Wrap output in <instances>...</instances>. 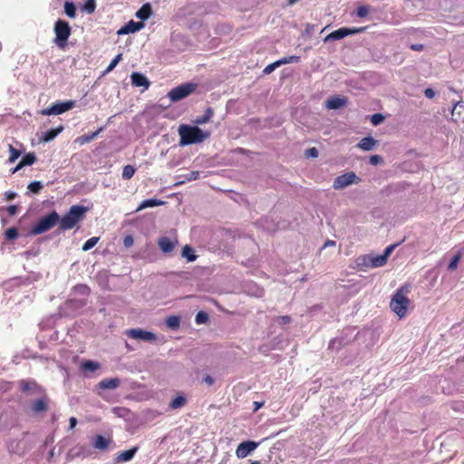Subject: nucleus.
<instances>
[{"label":"nucleus","mask_w":464,"mask_h":464,"mask_svg":"<svg viewBox=\"0 0 464 464\" xmlns=\"http://www.w3.org/2000/svg\"><path fill=\"white\" fill-rule=\"evenodd\" d=\"M19 386L23 392L32 396H39L38 399L32 401L30 403V409L34 414H40L48 410L50 399L45 394L44 390L38 385L36 382L32 380H21Z\"/></svg>","instance_id":"obj_1"},{"label":"nucleus","mask_w":464,"mask_h":464,"mask_svg":"<svg viewBox=\"0 0 464 464\" xmlns=\"http://www.w3.org/2000/svg\"><path fill=\"white\" fill-rule=\"evenodd\" d=\"M179 135V145L187 146L201 143L210 137L209 131H203L200 128L188 124H180L178 129Z\"/></svg>","instance_id":"obj_2"},{"label":"nucleus","mask_w":464,"mask_h":464,"mask_svg":"<svg viewBox=\"0 0 464 464\" xmlns=\"http://www.w3.org/2000/svg\"><path fill=\"white\" fill-rule=\"evenodd\" d=\"M411 285L405 284L399 287L392 296L390 307L399 318H403L407 314L411 304L407 295L411 292Z\"/></svg>","instance_id":"obj_3"},{"label":"nucleus","mask_w":464,"mask_h":464,"mask_svg":"<svg viewBox=\"0 0 464 464\" xmlns=\"http://www.w3.org/2000/svg\"><path fill=\"white\" fill-rule=\"evenodd\" d=\"M88 208L81 205H72L69 211L59 220V229L62 231L73 228L84 218Z\"/></svg>","instance_id":"obj_4"},{"label":"nucleus","mask_w":464,"mask_h":464,"mask_svg":"<svg viewBox=\"0 0 464 464\" xmlns=\"http://www.w3.org/2000/svg\"><path fill=\"white\" fill-rule=\"evenodd\" d=\"M53 32L55 34L54 44L61 49L67 45L68 39L72 34V28L65 20L58 19L54 23Z\"/></svg>","instance_id":"obj_5"},{"label":"nucleus","mask_w":464,"mask_h":464,"mask_svg":"<svg viewBox=\"0 0 464 464\" xmlns=\"http://www.w3.org/2000/svg\"><path fill=\"white\" fill-rule=\"evenodd\" d=\"M60 220V216L56 211H52L48 215L40 218L31 228L32 235H40L49 231Z\"/></svg>","instance_id":"obj_6"},{"label":"nucleus","mask_w":464,"mask_h":464,"mask_svg":"<svg viewBox=\"0 0 464 464\" xmlns=\"http://www.w3.org/2000/svg\"><path fill=\"white\" fill-rule=\"evenodd\" d=\"M197 89V84L193 82H187L181 85H179L173 89H171L168 92V97L172 102H179L191 93H193Z\"/></svg>","instance_id":"obj_7"},{"label":"nucleus","mask_w":464,"mask_h":464,"mask_svg":"<svg viewBox=\"0 0 464 464\" xmlns=\"http://www.w3.org/2000/svg\"><path fill=\"white\" fill-rule=\"evenodd\" d=\"M367 29V26L363 27H353V28H347V27H341L332 33H330L325 38L324 42L328 41H334V40H340L349 35H353L356 34L363 33Z\"/></svg>","instance_id":"obj_8"},{"label":"nucleus","mask_w":464,"mask_h":464,"mask_svg":"<svg viewBox=\"0 0 464 464\" xmlns=\"http://www.w3.org/2000/svg\"><path fill=\"white\" fill-rule=\"evenodd\" d=\"M75 106V101L70 100L63 102L53 103L52 106L41 111L42 115H59L70 111Z\"/></svg>","instance_id":"obj_9"},{"label":"nucleus","mask_w":464,"mask_h":464,"mask_svg":"<svg viewBox=\"0 0 464 464\" xmlns=\"http://www.w3.org/2000/svg\"><path fill=\"white\" fill-rule=\"evenodd\" d=\"M125 334L134 340L153 343L157 340V336L154 333L141 329V328H131L125 332Z\"/></svg>","instance_id":"obj_10"},{"label":"nucleus","mask_w":464,"mask_h":464,"mask_svg":"<svg viewBox=\"0 0 464 464\" xmlns=\"http://www.w3.org/2000/svg\"><path fill=\"white\" fill-rule=\"evenodd\" d=\"M360 180V178L351 171L336 177L333 187L334 189H342L351 184L358 183Z\"/></svg>","instance_id":"obj_11"},{"label":"nucleus","mask_w":464,"mask_h":464,"mask_svg":"<svg viewBox=\"0 0 464 464\" xmlns=\"http://www.w3.org/2000/svg\"><path fill=\"white\" fill-rule=\"evenodd\" d=\"M259 442L254 440H244L238 444L236 450V456L238 459H244L249 456L257 447Z\"/></svg>","instance_id":"obj_12"},{"label":"nucleus","mask_w":464,"mask_h":464,"mask_svg":"<svg viewBox=\"0 0 464 464\" xmlns=\"http://www.w3.org/2000/svg\"><path fill=\"white\" fill-rule=\"evenodd\" d=\"M208 267L196 266L191 272L183 271L181 276L185 279L203 280L211 274Z\"/></svg>","instance_id":"obj_13"},{"label":"nucleus","mask_w":464,"mask_h":464,"mask_svg":"<svg viewBox=\"0 0 464 464\" xmlns=\"http://www.w3.org/2000/svg\"><path fill=\"white\" fill-rule=\"evenodd\" d=\"M397 246V244L390 245L388 246L383 254L382 255H367L362 256V261H372V262H382L386 261L389 256L392 254V252L395 249Z\"/></svg>","instance_id":"obj_14"},{"label":"nucleus","mask_w":464,"mask_h":464,"mask_svg":"<svg viewBox=\"0 0 464 464\" xmlns=\"http://www.w3.org/2000/svg\"><path fill=\"white\" fill-rule=\"evenodd\" d=\"M138 450H139V447L134 446L127 450H124V451L117 454L113 459L114 464L125 463V462L130 461L134 458V456L138 452Z\"/></svg>","instance_id":"obj_15"},{"label":"nucleus","mask_w":464,"mask_h":464,"mask_svg":"<svg viewBox=\"0 0 464 464\" xmlns=\"http://www.w3.org/2000/svg\"><path fill=\"white\" fill-rule=\"evenodd\" d=\"M101 368V364L98 362L92 360H84L82 362L80 370L83 373L84 377L91 378V372H94Z\"/></svg>","instance_id":"obj_16"},{"label":"nucleus","mask_w":464,"mask_h":464,"mask_svg":"<svg viewBox=\"0 0 464 464\" xmlns=\"http://www.w3.org/2000/svg\"><path fill=\"white\" fill-rule=\"evenodd\" d=\"M351 341V337H348L347 334L344 336V334L342 333L340 336H337L330 341L328 349L338 351L343 346L348 344Z\"/></svg>","instance_id":"obj_17"},{"label":"nucleus","mask_w":464,"mask_h":464,"mask_svg":"<svg viewBox=\"0 0 464 464\" xmlns=\"http://www.w3.org/2000/svg\"><path fill=\"white\" fill-rule=\"evenodd\" d=\"M143 27H144L143 22H135L133 20H130L118 31V34L121 35V34H128L130 33H135V32L140 31Z\"/></svg>","instance_id":"obj_18"},{"label":"nucleus","mask_w":464,"mask_h":464,"mask_svg":"<svg viewBox=\"0 0 464 464\" xmlns=\"http://www.w3.org/2000/svg\"><path fill=\"white\" fill-rule=\"evenodd\" d=\"M178 244V240H171L167 237H161L158 240V246L163 253H170Z\"/></svg>","instance_id":"obj_19"},{"label":"nucleus","mask_w":464,"mask_h":464,"mask_svg":"<svg viewBox=\"0 0 464 464\" xmlns=\"http://www.w3.org/2000/svg\"><path fill=\"white\" fill-rule=\"evenodd\" d=\"M121 384V380L119 378H106L102 380L98 384L97 388L100 390H115Z\"/></svg>","instance_id":"obj_20"},{"label":"nucleus","mask_w":464,"mask_h":464,"mask_svg":"<svg viewBox=\"0 0 464 464\" xmlns=\"http://www.w3.org/2000/svg\"><path fill=\"white\" fill-rule=\"evenodd\" d=\"M130 79L132 85L136 87H144L145 89H148L150 85V82L147 77L140 72H132Z\"/></svg>","instance_id":"obj_21"},{"label":"nucleus","mask_w":464,"mask_h":464,"mask_svg":"<svg viewBox=\"0 0 464 464\" xmlns=\"http://www.w3.org/2000/svg\"><path fill=\"white\" fill-rule=\"evenodd\" d=\"M23 441L17 440H10L6 442V448L10 454L23 455L24 449L22 446Z\"/></svg>","instance_id":"obj_22"},{"label":"nucleus","mask_w":464,"mask_h":464,"mask_svg":"<svg viewBox=\"0 0 464 464\" xmlns=\"http://www.w3.org/2000/svg\"><path fill=\"white\" fill-rule=\"evenodd\" d=\"M65 304L72 312H78L87 304V300L85 298H71Z\"/></svg>","instance_id":"obj_23"},{"label":"nucleus","mask_w":464,"mask_h":464,"mask_svg":"<svg viewBox=\"0 0 464 464\" xmlns=\"http://www.w3.org/2000/svg\"><path fill=\"white\" fill-rule=\"evenodd\" d=\"M347 99L338 96L331 97L326 102V108L330 110L339 109L346 104Z\"/></svg>","instance_id":"obj_24"},{"label":"nucleus","mask_w":464,"mask_h":464,"mask_svg":"<svg viewBox=\"0 0 464 464\" xmlns=\"http://www.w3.org/2000/svg\"><path fill=\"white\" fill-rule=\"evenodd\" d=\"M111 440L104 437L103 435L98 434L93 438L92 446L95 449L104 450L108 448Z\"/></svg>","instance_id":"obj_25"},{"label":"nucleus","mask_w":464,"mask_h":464,"mask_svg":"<svg viewBox=\"0 0 464 464\" xmlns=\"http://www.w3.org/2000/svg\"><path fill=\"white\" fill-rule=\"evenodd\" d=\"M377 142L372 137H364L359 141L357 147L362 150L369 151L374 148Z\"/></svg>","instance_id":"obj_26"},{"label":"nucleus","mask_w":464,"mask_h":464,"mask_svg":"<svg viewBox=\"0 0 464 464\" xmlns=\"http://www.w3.org/2000/svg\"><path fill=\"white\" fill-rule=\"evenodd\" d=\"M152 14V9L150 4H144L137 12L136 17L140 20L148 19Z\"/></svg>","instance_id":"obj_27"},{"label":"nucleus","mask_w":464,"mask_h":464,"mask_svg":"<svg viewBox=\"0 0 464 464\" xmlns=\"http://www.w3.org/2000/svg\"><path fill=\"white\" fill-rule=\"evenodd\" d=\"M63 130V126L60 125L55 129H51L45 131L42 137V140L48 142L53 140L59 133Z\"/></svg>","instance_id":"obj_28"},{"label":"nucleus","mask_w":464,"mask_h":464,"mask_svg":"<svg viewBox=\"0 0 464 464\" xmlns=\"http://www.w3.org/2000/svg\"><path fill=\"white\" fill-rule=\"evenodd\" d=\"M385 264L386 263H355V266L353 268L357 272H365L367 269L377 268Z\"/></svg>","instance_id":"obj_29"},{"label":"nucleus","mask_w":464,"mask_h":464,"mask_svg":"<svg viewBox=\"0 0 464 464\" xmlns=\"http://www.w3.org/2000/svg\"><path fill=\"white\" fill-rule=\"evenodd\" d=\"M36 161V157L34 153H27L25 154L20 162L18 163V168H24L25 166H31Z\"/></svg>","instance_id":"obj_30"},{"label":"nucleus","mask_w":464,"mask_h":464,"mask_svg":"<svg viewBox=\"0 0 464 464\" xmlns=\"http://www.w3.org/2000/svg\"><path fill=\"white\" fill-rule=\"evenodd\" d=\"M91 290L86 285H77L72 288V294L75 295H81L82 298H85L89 295Z\"/></svg>","instance_id":"obj_31"},{"label":"nucleus","mask_w":464,"mask_h":464,"mask_svg":"<svg viewBox=\"0 0 464 464\" xmlns=\"http://www.w3.org/2000/svg\"><path fill=\"white\" fill-rule=\"evenodd\" d=\"M187 402V399L183 395H178L176 398H174L170 403L169 408L173 410L180 409L185 406Z\"/></svg>","instance_id":"obj_32"},{"label":"nucleus","mask_w":464,"mask_h":464,"mask_svg":"<svg viewBox=\"0 0 464 464\" xmlns=\"http://www.w3.org/2000/svg\"><path fill=\"white\" fill-rule=\"evenodd\" d=\"M163 202L159 200V199H154V198H150V199H146V200H143L139 208H137L136 211H140V210H142L144 208H152V207H157V206H160V205H162Z\"/></svg>","instance_id":"obj_33"},{"label":"nucleus","mask_w":464,"mask_h":464,"mask_svg":"<svg viewBox=\"0 0 464 464\" xmlns=\"http://www.w3.org/2000/svg\"><path fill=\"white\" fill-rule=\"evenodd\" d=\"M166 325L170 330H177L180 325V317L178 315L169 316L166 320Z\"/></svg>","instance_id":"obj_34"},{"label":"nucleus","mask_w":464,"mask_h":464,"mask_svg":"<svg viewBox=\"0 0 464 464\" xmlns=\"http://www.w3.org/2000/svg\"><path fill=\"white\" fill-rule=\"evenodd\" d=\"M213 115V111L210 108L206 111V113L200 117H198L193 121L196 125H202L208 122Z\"/></svg>","instance_id":"obj_35"},{"label":"nucleus","mask_w":464,"mask_h":464,"mask_svg":"<svg viewBox=\"0 0 464 464\" xmlns=\"http://www.w3.org/2000/svg\"><path fill=\"white\" fill-rule=\"evenodd\" d=\"M182 257L186 258L188 261H195L197 256L195 255V251L188 245H186L182 248Z\"/></svg>","instance_id":"obj_36"},{"label":"nucleus","mask_w":464,"mask_h":464,"mask_svg":"<svg viewBox=\"0 0 464 464\" xmlns=\"http://www.w3.org/2000/svg\"><path fill=\"white\" fill-rule=\"evenodd\" d=\"M64 13L69 18L76 16V6L72 2L66 1L64 3Z\"/></svg>","instance_id":"obj_37"},{"label":"nucleus","mask_w":464,"mask_h":464,"mask_svg":"<svg viewBox=\"0 0 464 464\" xmlns=\"http://www.w3.org/2000/svg\"><path fill=\"white\" fill-rule=\"evenodd\" d=\"M136 172V169L132 165H126L122 169V179H130Z\"/></svg>","instance_id":"obj_38"},{"label":"nucleus","mask_w":464,"mask_h":464,"mask_svg":"<svg viewBox=\"0 0 464 464\" xmlns=\"http://www.w3.org/2000/svg\"><path fill=\"white\" fill-rule=\"evenodd\" d=\"M209 321V315L205 311H199L197 313L195 322L197 324H204Z\"/></svg>","instance_id":"obj_39"},{"label":"nucleus","mask_w":464,"mask_h":464,"mask_svg":"<svg viewBox=\"0 0 464 464\" xmlns=\"http://www.w3.org/2000/svg\"><path fill=\"white\" fill-rule=\"evenodd\" d=\"M96 8L95 0H86V2L81 6V10L87 14H92Z\"/></svg>","instance_id":"obj_40"},{"label":"nucleus","mask_w":464,"mask_h":464,"mask_svg":"<svg viewBox=\"0 0 464 464\" xmlns=\"http://www.w3.org/2000/svg\"><path fill=\"white\" fill-rule=\"evenodd\" d=\"M8 150H9V153H10L8 162L13 163L20 157L21 151L19 150L15 149L12 144L8 145Z\"/></svg>","instance_id":"obj_41"},{"label":"nucleus","mask_w":464,"mask_h":464,"mask_svg":"<svg viewBox=\"0 0 464 464\" xmlns=\"http://www.w3.org/2000/svg\"><path fill=\"white\" fill-rule=\"evenodd\" d=\"M121 60H122V53L117 54L111 60V62L110 63V64L108 65V67L106 68V70L104 71L103 73L106 74V73H109L110 72H111Z\"/></svg>","instance_id":"obj_42"},{"label":"nucleus","mask_w":464,"mask_h":464,"mask_svg":"<svg viewBox=\"0 0 464 464\" xmlns=\"http://www.w3.org/2000/svg\"><path fill=\"white\" fill-rule=\"evenodd\" d=\"M43 188L44 185L41 181H33L27 186L29 191L34 194H38L43 189Z\"/></svg>","instance_id":"obj_43"},{"label":"nucleus","mask_w":464,"mask_h":464,"mask_svg":"<svg viewBox=\"0 0 464 464\" xmlns=\"http://www.w3.org/2000/svg\"><path fill=\"white\" fill-rule=\"evenodd\" d=\"M102 130V128H100L98 130L94 131V132H92L90 134H87V135H83L82 137L79 138V140H81V144H83L85 142H90L92 141V140H94L97 135Z\"/></svg>","instance_id":"obj_44"},{"label":"nucleus","mask_w":464,"mask_h":464,"mask_svg":"<svg viewBox=\"0 0 464 464\" xmlns=\"http://www.w3.org/2000/svg\"><path fill=\"white\" fill-rule=\"evenodd\" d=\"M99 237H92L91 238H89L82 246V250L83 251H88L90 250L91 248H92L99 241Z\"/></svg>","instance_id":"obj_45"},{"label":"nucleus","mask_w":464,"mask_h":464,"mask_svg":"<svg viewBox=\"0 0 464 464\" xmlns=\"http://www.w3.org/2000/svg\"><path fill=\"white\" fill-rule=\"evenodd\" d=\"M299 61H300V57L297 55L283 57L282 59L278 60L280 66L283 64L298 63Z\"/></svg>","instance_id":"obj_46"},{"label":"nucleus","mask_w":464,"mask_h":464,"mask_svg":"<svg viewBox=\"0 0 464 464\" xmlns=\"http://www.w3.org/2000/svg\"><path fill=\"white\" fill-rule=\"evenodd\" d=\"M18 237V230L15 227H10L5 231V237L9 240L15 239Z\"/></svg>","instance_id":"obj_47"},{"label":"nucleus","mask_w":464,"mask_h":464,"mask_svg":"<svg viewBox=\"0 0 464 464\" xmlns=\"http://www.w3.org/2000/svg\"><path fill=\"white\" fill-rule=\"evenodd\" d=\"M370 8L367 5H361L356 10V14L359 17H365L369 14Z\"/></svg>","instance_id":"obj_48"},{"label":"nucleus","mask_w":464,"mask_h":464,"mask_svg":"<svg viewBox=\"0 0 464 464\" xmlns=\"http://www.w3.org/2000/svg\"><path fill=\"white\" fill-rule=\"evenodd\" d=\"M275 321L280 325H285L290 324L292 322V318L289 315H282L276 317Z\"/></svg>","instance_id":"obj_49"},{"label":"nucleus","mask_w":464,"mask_h":464,"mask_svg":"<svg viewBox=\"0 0 464 464\" xmlns=\"http://www.w3.org/2000/svg\"><path fill=\"white\" fill-rule=\"evenodd\" d=\"M279 66H280V64L277 60L275 63H272L268 64L267 66H266L265 69L263 70V72L265 74H270L272 72H274L276 70V68H277Z\"/></svg>","instance_id":"obj_50"},{"label":"nucleus","mask_w":464,"mask_h":464,"mask_svg":"<svg viewBox=\"0 0 464 464\" xmlns=\"http://www.w3.org/2000/svg\"><path fill=\"white\" fill-rule=\"evenodd\" d=\"M383 120L384 117L381 113H375L371 118V121L373 125H379Z\"/></svg>","instance_id":"obj_51"},{"label":"nucleus","mask_w":464,"mask_h":464,"mask_svg":"<svg viewBox=\"0 0 464 464\" xmlns=\"http://www.w3.org/2000/svg\"><path fill=\"white\" fill-rule=\"evenodd\" d=\"M304 155L306 158H316L318 157V150L316 148H309L305 150Z\"/></svg>","instance_id":"obj_52"},{"label":"nucleus","mask_w":464,"mask_h":464,"mask_svg":"<svg viewBox=\"0 0 464 464\" xmlns=\"http://www.w3.org/2000/svg\"><path fill=\"white\" fill-rule=\"evenodd\" d=\"M382 161H383V159L380 155H372L369 160V162L372 165H378V164L382 163Z\"/></svg>","instance_id":"obj_53"},{"label":"nucleus","mask_w":464,"mask_h":464,"mask_svg":"<svg viewBox=\"0 0 464 464\" xmlns=\"http://www.w3.org/2000/svg\"><path fill=\"white\" fill-rule=\"evenodd\" d=\"M134 243L133 237L130 235H127L123 238V245L125 247L129 248Z\"/></svg>","instance_id":"obj_54"},{"label":"nucleus","mask_w":464,"mask_h":464,"mask_svg":"<svg viewBox=\"0 0 464 464\" xmlns=\"http://www.w3.org/2000/svg\"><path fill=\"white\" fill-rule=\"evenodd\" d=\"M199 177V172L198 171H190L188 175H187V179L191 181V180H196L197 179H198Z\"/></svg>","instance_id":"obj_55"},{"label":"nucleus","mask_w":464,"mask_h":464,"mask_svg":"<svg viewBox=\"0 0 464 464\" xmlns=\"http://www.w3.org/2000/svg\"><path fill=\"white\" fill-rule=\"evenodd\" d=\"M323 308L322 304H314L309 308V313L313 315Z\"/></svg>","instance_id":"obj_56"},{"label":"nucleus","mask_w":464,"mask_h":464,"mask_svg":"<svg viewBox=\"0 0 464 464\" xmlns=\"http://www.w3.org/2000/svg\"><path fill=\"white\" fill-rule=\"evenodd\" d=\"M410 48L413 51L420 52L424 49V45L421 44H412Z\"/></svg>","instance_id":"obj_57"},{"label":"nucleus","mask_w":464,"mask_h":464,"mask_svg":"<svg viewBox=\"0 0 464 464\" xmlns=\"http://www.w3.org/2000/svg\"><path fill=\"white\" fill-rule=\"evenodd\" d=\"M424 95H425V97H427L429 99H432L435 96V92L432 89H430V88H427L424 91Z\"/></svg>","instance_id":"obj_58"},{"label":"nucleus","mask_w":464,"mask_h":464,"mask_svg":"<svg viewBox=\"0 0 464 464\" xmlns=\"http://www.w3.org/2000/svg\"><path fill=\"white\" fill-rule=\"evenodd\" d=\"M78 423V420L75 417H71L69 419V430H72L75 428V426L77 425Z\"/></svg>","instance_id":"obj_59"},{"label":"nucleus","mask_w":464,"mask_h":464,"mask_svg":"<svg viewBox=\"0 0 464 464\" xmlns=\"http://www.w3.org/2000/svg\"><path fill=\"white\" fill-rule=\"evenodd\" d=\"M203 382H204L205 383H207L208 386H211V385H213V384H214V382H215V379H214L212 376H210V375H207V376L203 379Z\"/></svg>","instance_id":"obj_60"},{"label":"nucleus","mask_w":464,"mask_h":464,"mask_svg":"<svg viewBox=\"0 0 464 464\" xmlns=\"http://www.w3.org/2000/svg\"><path fill=\"white\" fill-rule=\"evenodd\" d=\"M5 199L6 200H13L16 197V193L15 192H13V191H6L5 193Z\"/></svg>","instance_id":"obj_61"},{"label":"nucleus","mask_w":464,"mask_h":464,"mask_svg":"<svg viewBox=\"0 0 464 464\" xmlns=\"http://www.w3.org/2000/svg\"><path fill=\"white\" fill-rule=\"evenodd\" d=\"M7 211H8L9 215H11V216L15 215L17 212V206H15V205L9 206L7 208Z\"/></svg>","instance_id":"obj_62"},{"label":"nucleus","mask_w":464,"mask_h":464,"mask_svg":"<svg viewBox=\"0 0 464 464\" xmlns=\"http://www.w3.org/2000/svg\"><path fill=\"white\" fill-rule=\"evenodd\" d=\"M459 263H448L447 270L449 272H453L458 268Z\"/></svg>","instance_id":"obj_63"},{"label":"nucleus","mask_w":464,"mask_h":464,"mask_svg":"<svg viewBox=\"0 0 464 464\" xmlns=\"http://www.w3.org/2000/svg\"><path fill=\"white\" fill-rule=\"evenodd\" d=\"M264 406V401H254V411H257Z\"/></svg>","instance_id":"obj_64"}]
</instances>
